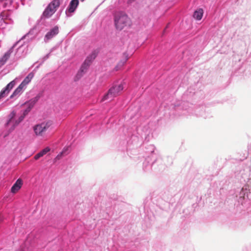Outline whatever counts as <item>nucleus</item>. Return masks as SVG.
Returning a JSON list of instances; mask_svg holds the SVG:
<instances>
[{"label":"nucleus","instance_id":"39448f33","mask_svg":"<svg viewBox=\"0 0 251 251\" xmlns=\"http://www.w3.org/2000/svg\"><path fill=\"white\" fill-rule=\"evenodd\" d=\"M41 97V96L40 94H38L35 97L30 99L27 101H26L24 103H23L22 105H25L26 107L25 109L21 111V115L20 116L23 117V118L25 119V117L28 115L35 104L40 100Z\"/></svg>","mask_w":251,"mask_h":251},{"label":"nucleus","instance_id":"a878e982","mask_svg":"<svg viewBox=\"0 0 251 251\" xmlns=\"http://www.w3.org/2000/svg\"><path fill=\"white\" fill-rule=\"evenodd\" d=\"M41 65H40V63H39L37 66H36V67L35 68L34 70H36L38 69L40 67V66Z\"/></svg>","mask_w":251,"mask_h":251},{"label":"nucleus","instance_id":"aec40b11","mask_svg":"<svg viewBox=\"0 0 251 251\" xmlns=\"http://www.w3.org/2000/svg\"><path fill=\"white\" fill-rule=\"evenodd\" d=\"M24 118L23 117L20 116L18 119H14L11 121V125H12V126L11 127V129L12 130H14L16 126H17L23 120Z\"/></svg>","mask_w":251,"mask_h":251},{"label":"nucleus","instance_id":"6e6552de","mask_svg":"<svg viewBox=\"0 0 251 251\" xmlns=\"http://www.w3.org/2000/svg\"><path fill=\"white\" fill-rule=\"evenodd\" d=\"M155 164V157L147 156L143 164V169L145 172H149Z\"/></svg>","mask_w":251,"mask_h":251},{"label":"nucleus","instance_id":"bb28decb","mask_svg":"<svg viewBox=\"0 0 251 251\" xmlns=\"http://www.w3.org/2000/svg\"><path fill=\"white\" fill-rule=\"evenodd\" d=\"M3 221V218L0 215V223Z\"/></svg>","mask_w":251,"mask_h":251},{"label":"nucleus","instance_id":"412c9836","mask_svg":"<svg viewBox=\"0 0 251 251\" xmlns=\"http://www.w3.org/2000/svg\"><path fill=\"white\" fill-rule=\"evenodd\" d=\"M155 147L153 145H148L147 147H146L145 152L148 153V154H150L151 157H154L153 156V152L154 151Z\"/></svg>","mask_w":251,"mask_h":251},{"label":"nucleus","instance_id":"dca6fc26","mask_svg":"<svg viewBox=\"0 0 251 251\" xmlns=\"http://www.w3.org/2000/svg\"><path fill=\"white\" fill-rule=\"evenodd\" d=\"M123 55L124 56V58L122 59L120 61H119L117 65L115 67V70L118 71V70H119L122 67H123L126 64V63L128 59V54L126 52H124Z\"/></svg>","mask_w":251,"mask_h":251},{"label":"nucleus","instance_id":"cd10ccee","mask_svg":"<svg viewBox=\"0 0 251 251\" xmlns=\"http://www.w3.org/2000/svg\"><path fill=\"white\" fill-rule=\"evenodd\" d=\"M49 54H48L45 56V57L47 59L49 58Z\"/></svg>","mask_w":251,"mask_h":251},{"label":"nucleus","instance_id":"7ed1b4c3","mask_svg":"<svg viewBox=\"0 0 251 251\" xmlns=\"http://www.w3.org/2000/svg\"><path fill=\"white\" fill-rule=\"evenodd\" d=\"M123 89L124 86L123 82H121V83L118 85L113 84L108 89L107 92L104 95L100 100V102L112 100L114 98L117 97Z\"/></svg>","mask_w":251,"mask_h":251},{"label":"nucleus","instance_id":"ddd939ff","mask_svg":"<svg viewBox=\"0 0 251 251\" xmlns=\"http://www.w3.org/2000/svg\"><path fill=\"white\" fill-rule=\"evenodd\" d=\"M23 182L21 178H18L11 188V192L13 194L17 193L22 187Z\"/></svg>","mask_w":251,"mask_h":251},{"label":"nucleus","instance_id":"5701e85b","mask_svg":"<svg viewBox=\"0 0 251 251\" xmlns=\"http://www.w3.org/2000/svg\"><path fill=\"white\" fill-rule=\"evenodd\" d=\"M66 150L64 148L63 149V150H62V151L60 152L56 157L55 159H60L61 158V157H62V156L66 152Z\"/></svg>","mask_w":251,"mask_h":251},{"label":"nucleus","instance_id":"20e7f679","mask_svg":"<svg viewBox=\"0 0 251 251\" xmlns=\"http://www.w3.org/2000/svg\"><path fill=\"white\" fill-rule=\"evenodd\" d=\"M250 199H251V177L248 178L246 184L240 191L239 201L243 204V201Z\"/></svg>","mask_w":251,"mask_h":251},{"label":"nucleus","instance_id":"f257e3e1","mask_svg":"<svg viewBox=\"0 0 251 251\" xmlns=\"http://www.w3.org/2000/svg\"><path fill=\"white\" fill-rule=\"evenodd\" d=\"M60 4V0H52L45 9L40 19L38 21L36 25L31 29L22 38H25V36L29 37V36H31L30 39L34 38L37 34V29H39L40 26L44 24L46 19H49L52 16Z\"/></svg>","mask_w":251,"mask_h":251},{"label":"nucleus","instance_id":"f8f14e48","mask_svg":"<svg viewBox=\"0 0 251 251\" xmlns=\"http://www.w3.org/2000/svg\"><path fill=\"white\" fill-rule=\"evenodd\" d=\"M20 41H18L15 43L13 46L8 50L0 58V65H4L6 61L10 57L11 53L13 51V49L19 43Z\"/></svg>","mask_w":251,"mask_h":251},{"label":"nucleus","instance_id":"4468645a","mask_svg":"<svg viewBox=\"0 0 251 251\" xmlns=\"http://www.w3.org/2000/svg\"><path fill=\"white\" fill-rule=\"evenodd\" d=\"M24 87L21 84L19 86L14 90L11 95L10 96V99L17 98L23 92Z\"/></svg>","mask_w":251,"mask_h":251},{"label":"nucleus","instance_id":"1a4fd4ad","mask_svg":"<svg viewBox=\"0 0 251 251\" xmlns=\"http://www.w3.org/2000/svg\"><path fill=\"white\" fill-rule=\"evenodd\" d=\"M78 4V0H71L65 11L66 16L67 17H71L72 16V14L75 11Z\"/></svg>","mask_w":251,"mask_h":251},{"label":"nucleus","instance_id":"c85d7f7f","mask_svg":"<svg viewBox=\"0 0 251 251\" xmlns=\"http://www.w3.org/2000/svg\"><path fill=\"white\" fill-rule=\"evenodd\" d=\"M22 48V45H21V46H19V48H18V50L21 49Z\"/></svg>","mask_w":251,"mask_h":251},{"label":"nucleus","instance_id":"9d476101","mask_svg":"<svg viewBox=\"0 0 251 251\" xmlns=\"http://www.w3.org/2000/svg\"><path fill=\"white\" fill-rule=\"evenodd\" d=\"M59 33V27L57 25L54 26L48 31L44 37V41L47 42L55 37Z\"/></svg>","mask_w":251,"mask_h":251},{"label":"nucleus","instance_id":"6ab92c4d","mask_svg":"<svg viewBox=\"0 0 251 251\" xmlns=\"http://www.w3.org/2000/svg\"><path fill=\"white\" fill-rule=\"evenodd\" d=\"M203 15V10L202 8H199L195 11L193 14V17L197 20H201Z\"/></svg>","mask_w":251,"mask_h":251},{"label":"nucleus","instance_id":"c756f323","mask_svg":"<svg viewBox=\"0 0 251 251\" xmlns=\"http://www.w3.org/2000/svg\"><path fill=\"white\" fill-rule=\"evenodd\" d=\"M187 93H188V91H187V92H186L185 93V94H184V95H187Z\"/></svg>","mask_w":251,"mask_h":251},{"label":"nucleus","instance_id":"f03ea898","mask_svg":"<svg viewBox=\"0 0 251 251\" xmlns=\"http://www.w3.org/2000/svg\"><path fill=\"white\" fill-rule=\"evenodd\" d=\"M114 24L116 28L121 30L126 26H130L131 22L129 18L125 13L119 12L114 16Z\"/></svg>","mask_w":251,"mask_h":251},{"label":"nucleus","instance_id":"423d86ee","mask_svg":"<svg viewBox=\"0 0 251 251\" xmlns=\"http://www.w3.org/2000/svg\"><path fill=\"white\" fill-rule=\"evenodd\" d=\"M52 125V122L50 120L42 122L34 126L33 130L37 136H43V135L50 127Z\"/></svg>","mask_w":251,"mask_h":251},{"label":"nucleus","instance_id":"2f4dec72","mask_svg":"<svg viewBox=\"0 0 251 251\" xmlns=\"http://www.w3.org/2000/svg\"><path fill=\"white\" fill-rule=\"evenodd\" d=\"M130 1H134L135 0H129Z\"/></svg>","mask_w":251,"mask_h":251},{"label":"nucleus","instance_id":"7c9ffc66","mask_svg":"<svg viewBox=\"0 0 251 251\" xmlns=\"http://www.w3.org/2000/svg\"><path fill=\"white\" fill-rule=\"evenodd\" d=\"M169 26V25H168L166 26V28H167Z\"/></svg>","mask_w":251,"mask_h":251},{"label":"nucleus","instance_id":"2eb2a0df","mask_svg":"<svg viewBox=\"0 0 251 251\" xmlns=\"http://www.w3.org/2000/svg\"><path fill=\"white\" fill-rule=\"evenodd\" d=\"M99 52V50L98 49L93 50L92 51V52L88 56H87L85 60L88 63L91 64V63L97 57Z\"/></svg>","mask_w":251,"mask_h":251},{"label":"nucleus","instance_id":"0eeeda50","mask_svg":"<svg viewBox=\"0 0 251 251\" xmlns=\"http://www.w3.org/2000/svg\"><path fill=\"white\" fill-rule=\"evenodd\" d=\"M18 81V79L16 78L11 81L7 85L4 87L0 92V100L5 97L9 94L10 91L15 85L16 82Z\"/></svg>","mask_w":251,"mask_h":251},{"label":"nucleus","instance_id":"b1692460","mask_svg":"<svg viewBox=\"0 0 251 251\" xmlns=\"http://www.w3.org/2000/svg\"><path fill=\"white\" fill-rule=\"evenodd\" d=\"M46 60H47L45 56H44V57L42 59L41 62L40 63V65H42L44 62V61Z\"/></svg>","mask_w":251,"mask_h":251},{"label":"nucleus","instance_id":"393cba45","mask_svg":"<svg viewBox=\"0 0 251 251\" xmlns=\"http://www.w3.org/2000/svg\"><path fill=\"white\" fill-rule=\"evenodd\" d=\"M200 116H201V117H203L204 118H206V116H205V114H203V113H202V114H201L199 115Z\"/></svg>","mask_w":251,"mask_h":251},{"label":"nucleus","instance_id":"f3484780","mask_svg":"<svg viewBox=\"0 0 251 251\" xmlns=\"http://www.w3.org/2000/svg\"><path fill=\"white\" fill-rule=\"evenodd\" d=\"M34 74L33 72L29 73L28 75L25 78L24 80L22 82L21 84L25 87L26 85L31 81V79L34 76Z\"/></svg>","mask_w":251,"mask_h":251},{"label":"nucleus","instance_id":"a211bd4d","mask_svg":"<svg viewBox=\"0 0 251 251\" xmlns=\"http://www.w3.org/2000/svg\"><path fill=\"white\" fill-rule=\"evenodd\" d=\"M50 150V147H47L41 150L40 151H39L38 153H37L35 156H34V159L35 160H38L40 157L43 156L44 155H45L47 153L49 152Z\"/></svg>","mask_w":251,"mask_h":251},{"label":"nucleus","instance_id":"9b49d317","mask_svg":"<svg viewBox=\"0 0 251 251\" xmlns=\"http://www.w3.org/2000/svg\"><path fill=\"white\" fill-rule=\"evenodd\" d=\"M90 65V64L88 63L86 61L84 60L83 63L82 64L79 70L75 77V81L77 80L82 76L83 74L87 71Z\"/></svg>","mask_w":251,"mask_h":251},{"label":"nucleus","instance_id":"4be33fe9","mask_svg":"<svg viewBox=\"0 0 251 251\" xmlns=\"http://www.w3.org/2000/svg\"><path fill=\"white\" fill-rule=\"evenodd\" d=\"M15 116H16L15 112L14 111H12L8 116V119L7 121V122L5 124V125L7 126L8 125H11V121H12V120L15 119Z\"/></svg>","mask_w":251,"mask_h":251},{"label":"nucleus","instance_id":"473e14b6","mask_svg":"<svg viewBox=\"0 0 251 251\" xmlns=\"http://www.w3.org/2000/svg\"><path fill=\"white\" fill-rule=\"evenodd\" d=\"M81 1H84V0H80Z\"/></svg>","mask_w":251,"mask_h":251}]
</instances>
